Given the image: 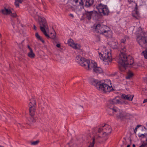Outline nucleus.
Returning <instances> with one entry per match:
<instances>
[{
    "mask_svg": "<svg viewBox=\"0 0 147 147\" xmlns=\"http://www.w3.org/2000/svg\"><path fill=\"white\" fill-rule=\"evenodd\" d=\"M118 63L120 65V70L123 71L126 69L127 66L134 63V60L131 56L124 52H121L119 54Z\"/></svg>",
    "mask_w": 147,
    "mask_h": 147,
    "instance_id": "nucleus-1",
    "label": "nucleus"
},
{
    "mask_svg": "<svg viewBox=\"0 0 147 147\" xmlns=\"http://www.w3.org/2000/svg\"><path fill=\"white\" fill-rule=\"evenodd\" d=\"M97 89L103 93L109 92L113 90L110 80H107L104 82H101L99 86H97Z\"/></svg>",
    "mask_w": 147,
    "mask_h": 147,
    "instance_id": "nucleus-2",
    "label": "nucleus"
},
{
    "mask_svg": "<svg viewBox=\"0 0 147 147\" xmlns=\"http://www.w3.org/2000/svg\"><path fill=\"white\" fill-rule=\"evenodd\" d=\"M140 32V35H138L136 40L139 45L142 47L147 45V35L146 33L142 31V28L140 27L138 28Z\"/></svg>",
    "mask_w": 147,
    "mask_h": 147,
    "instance_id": "nucleus-3",
    "label": "nucleus"
},
{
    "mask_svg": "<svg viewBox=\"0 0 147 147\" xmlns=\"http://www.w3.org/2000/svg\"><path fill=\"white\" fill-rule=\"evenodd\" d=\"M39 23L40 26V29L43 34L47 38H51L52 39H54L55 38V36L54 34L51 37H50L46 31V29H48V26L46 19L44 18L38 16Z\"/></svg>",
    "mask_w": 147,
    "mask_h": 147,
    "instance_id": "nucleus-4",
    "label": "nucleus"
},
{
    "mask_svg": "<svg viewBox=\"0 0 147 147\" xmlns=\"http://www.w3.org/2000/svg\"><path fill=\"white\" fill-rule=\"evenodd\" d=\"M111 110L109 114L111 115L115 114L116 115L117 117L121 120L123 119L126 117L125 114L121 110H120L117 107H114L113 106L109 107Z\"/></svg>",
    "mask_w": 147,
    "mask_h": 147,
    "instance_id": "nucleus-5",
    "label": "nucleus"
},
{
    "mask_svg": "<svg viewBox=\"0 0 147 147\" xmlns=\"http://www.w3.org/2000/svg\"><path fill=\"white\" fill-rule=\"evenodd\" d=\"M99 54L101 59L103 60L105 64H109L112 61L111 53L108 50H105L102 53H99Z\"/></svg>",
    "mask_w": 147,
    "mask_h": 147,
    "instance_id": "nucleus-6",
    "label": "nucleus"
},
{
    "mask_svg": "<svg viewBox=\"0 0 147 147\" xmlns=\"http://www.w3.org/2000/svg\"><path fill=\"white\" fill-rule=\"evenodd\" d=\"M85 12L84 15L86 16L88 20H90L92 18L95 20H98L99 15L96 11H88L87 10H85Z\"/></svg>",
    "mask_w": 147,
    "mask_h": 147,
    "instance_id": "nucleus-7",
    "label": "nucleus"
},
{
    "mask_svg": "<svg viewBox=\"0 0 147 147\" xmlns=\"http://www.w3.org/2000/svg\"><path fill=\"white\" fill-rule=\"evenodd\" d=\"M29 113L31 116H33L36 111V100L33 98L30 99L28 102Z\"/></svg>",
    "mask_w": 147,
    "mask_h": 147,
    "instance_id": "nucleus-8",
    "label": "nucleus"
},
{
    "mask_svg": "<svg viewBox=\"0 0 147 147\" xmlns=\"http://www.w3.org/2000/svg\"><path fill=\"white\" fill-rule=\"evenodd\" d=\"M123 102H122L119 99L118 97H116L113 99L111 100H110L108 102L107 106L108 108L107 110L109 112L111 111V109L109 107V106H113L114 107H116L114 105V104H118L121 105L123 104Z\"/></svg>",
    "mask_w": 147,
    "mask_h": 147,
    "instance_id": "nucleus-9",
    "label": "nucleus"
},
{
    "mask_svg": "<svg viewBox=\"0 0 147 147\" xmlns=\"http://www.w3.org/2000/svg\"><path fill=\"white\" fill-rule=\"evenodd\" d=\"M96 7L99 13L101 14H102L104 15H107L109 12V9L106 5L100 4H98Z\"/></svg>",
    "mask_w": 147,
    "mask_h": 147,
    "instance_id": "nucleus-10",
    "label": "nucleus"
},
{
    "mask_svg": "<svg viewBox=\"0 0 147 147\" xmlns=\"http://www.w3.org/2000/svg\"><path fill=\"white\" fill-rule=\"evenodd\" d=\"M107 29H109V28L106 26L98 24H97L95 30L96 32L100 34H103L104 32Z\"/></svg>",
    "mask_w": 147,
    "mask_h": 147,
    "instance_id": "nucleus-11",
    "label": "nucleus"
},
{
    "mask_svg": "<svg viewBox=\"0 0 147 147\" xmlns=\"http://www.w3.org/2000/svg\"><path fill=\"white\" fill-rule=\"evenodd\" d=\"M1 11L2 13L5 15H9L13 18L16 16V13L13 12V9L11 8L4 7L3 9L1 10Z\"/></svg>",
    "mask_w": 147,
    "mask_h": 147,
    "instance_id": "nucleus-12",
    "label": "nucleus"
},
{
    "mask_svg": "<svg viewBox=\"0 0 147 147\" xmlns=\"http://www.w3.org/2000/svg\"><path fill=\"white\" fill-rule=\"evenodd\" d=\"M102 131V132L109 135L112 131L111 127L109 125L105 124L103 126L98 129V132L100 133Z\"/></svg>",
    "mask_w": 147,
    "mask_h": 147,
    "instance_id": "nucleus-13",
    "label": "nucleus"
},
{
    "mask_svg": "<svg viewBox=\"0 0 147 147\" xmlns=\"http://www.w3.org/2000/svg\"><path fill=\"white\" fill-rule=\"evenodd\" d=\"M102 134H99L98 135H97L94 137V138L97 140L98 142H104L106 141L107 138V136L109 135H107V134L102 132Z\"/></svg>",
    "mask_w": 147,
    "mask_h": 147,
    "instance_id": "nucleus-14",
    "label": "nucleus"
},
{
    "mask_svg": "<svg viewBox=\"0 0 147 147\" xmlns=\"http://www.w3.org/2000/svg\"><path fill=\"white\" fill-rule=\"evenodd\" d=\"M68 45L74 49L79 50L80 49V46L79 44L74 43L73 40L72 39H69L68 41Z\"/></svg>",
    "mask_w": 147,
    "mask_h": 147,
    "instance_id": "nucleus-15",
    "label": "nucleus"
},
{
    "mask_svg": "<svg viewBox=\"0 0 147 147\" xmlns=\"http://www.w3.org/2000/svg\"><path fill=\"white\" fill-rule=\"evenodd\" d=\"M109 44L113 49H117L118 48V44L117 40L114 38H113L109 42Z\"/></svg>",
    "mask_w": 147,
    "mask_h": 147,
    "instance_id": "nucleus-16",
    "label": "nucleus"
},
{
    "mask_svg": "<svg viewBox=\"0 0 147 147\" xmlns=\"http://www.w3.org/2000/svg\"><path fill=\"white\" fill-rule=\"evenodd\" d=\"M89 60L84 58L82 59V61L80 62V65L86 69L88 63H89Z\"/></svg>",
    "mask_w": 147,
    "mask_h": 147,
    "instance_id": "nucleus-17",
    "label": "nucleus"
},
{
    "mask_svg": "<svg viewBox=\"0 0 147 147\" xmlns=\"http://www.w3.org/2000/svg\"><path fill=\"white\" fill-rule=\"evenodd\" d=\"M96 64L94 61H90L89 63H88L86 69L88 70H90L92 68L93 69L96 66Z\"/></svg>",
    "mask_w": 147,
    "mask_h": 147,
    "instance_id": "nucleus-18",
    "label": "nucleus"
},
{
    "mask_svg": "<svg viewBox=\"0 0 147 147\" xmlns=\"http://www.w3.org/2000/svg\"><path fill=\"white\" fill-rule=\"evenodd\" d=\"M133 97V95H131L130 94L126 95L125 94H123L121 96V98L122 99L124 100H128L129 101H132Z\"/></svg>",
    "mask_w": 147,
    "mask_h": 147,
    "instance_id": "nucleus-19",
    "label": "nucleus"
},
{
    "mask_svg": "<svg viewBox=\"0 0 147 147\" xmlns=\"http://www.w3.org/2000/svg\"><path fill=\"white\" fill-rule=\"evenodd\" d=\"M71 2L74 6L77 5H82L83 4L82 0H71Z\"/></svg>",
    "mask_w": 147,
    "mask_h": 147,
    "instance_id": "nucleus-20",
    "label": "nucleus"
},
{
    "mask_svg": "<svg viewBox=\"0 0 147 147\" xmlns=\"http://www.w3.org/2000/svg\"><path fill=\"white\" fill-rule=\"evenodd\" d=\"M90 81L93 85L95 86L97 89V86H99L101 81H98V80L93 78L90 79Z\"/></svg>",
    "mask_w": 147,
    "mask_h": 147,
    "instance_id": "nucleus-21",
    "label": "nucleus"
},
{
    "mask_svg": "<svg viewBox=\"0 0 147 147\" xmlns=\"http://www.w3.org/2000/svg\"><path fill=\"white\" fill-rule=\"evenodd\" d=\"M27 47L29 50V52L28 53V57L31 59L34 58L35 55V54L33 52L32 49L28 45L27 46Z\"/></svg>",
    "mask_w": 147,
    "mask_h": 147,
    "instance_id": "nucleus-22",
    "label": "nucleus"
},
{
    "mask_svg": "<svg viewBox=\"0 0 147 147\" xmlns=\"http://www.w3.org/2000/svg\"><path fill=\"white\" fill-rule=\"evenodd\" d=\"M112 32L111 31L109 30V29H107V30L106 31L104 32L103 35H105V36L108 38L112 39L113 37H112Z\"/></svg>",
    "mask_w": 147,
    "mask_h": 147,
    "instance_id": "nucleus-23",
    "label": "nucleus"
},
{
    "mask_svg": "<svg viewBox=\"0 0 147 147\" xmlns=\"http://www.w3.org/2000/svg\"><path fill=\"white\" fill-rule=\"evenodd\" d=\"M139 13L137 11V6H135V9L132 11V15L133 17L137 19L139 17Z\"/></svg>",
    "mask_w": 147,
    "mask_h": 147,
    "instance_id": "nucleus-24",
    "label": "nucleus"
},
{
    "mask_svg": "<svg viewBox=\"0 0 147 147\" xmlns=\"http://www.w3.org/2000/svg\"><path fill=\"white\" fill-rule=\"evenodd\" d=\"M93 71L97 73H101L102 72V69L99 67L97 66V65L93 69Z\"/></svg>",
    "mask_w": 147,
    "mask_h": 147,
    "instance_id": "nucleus-25",
    "label": "nucleus"
},
{
    "mask_svg": "<svg viewBox=\"0 0 147 147\" xmlns=\"http://www.w3.org/2000/svg\"><path fill=\"white\" fill-rule=\"evenodd\" d=\"M93 3V0H86V6L88 7L91 5Z\"/></svg>",
    "mask_w": 147,
    "mask_h": 147,
    "instance_id": "nucleus-26",
    "label": "nucleus"
},
{
    "mask_svg": "<svg viewBox=\"0 0 147 147\" xmlns=\"http://www.w3.org/2000/svg\"><path fill=\"white\" fill-rule=\"evenodd\" d=\"M84 58L83 57H81L80 55H78L76 57V61L77 63L80 64V62L82 61V59Z\"/></svg>",
    "mask_w": 147,
    "mask_h": 147,
    "instance_id": "nucleus-27",
    "label": "nucleus"
},
{
    "mask_svg": "<svg viewBox=\"0 0 147 147\" xmlns=\"http://www.w3.org/2000/svg\"><path fill=\"white\" fill-rule=\"evenodd\" d=\"M133 73L131 71H129L127 74V76L126 77V78L127 79H129L131 78L132 76H133Z\"/></svg>",
    "mask_w": 147,
    "mask_h": 147,
    "instance_id": "nucleus-28",
    "label": "nucleus"
},
{
    "mask_svg": "<svg viewBox=\"0 0 147 147\" xmlns=\"http://www.w3.org/2000/svg\"><path fill=\"white\" fill-rule=\"evenodd\" d=\"M139 137H142V138H146V141L144 142L143 143L147 142V134H139Z\"/></svg>",
    "mask_w": 147,
    "mask_h": 147,
    "instance_id": "nucleus-29",
    "label": "nucleus"
},
{
    "mask_svg": "<svg viewBox=\"0 0 147 147\" xmlns=\"http://www.w3.org/2000/svg\"><path fill=\"white\" fill-rule=\"evenodd\" d=\"M23 1V0H15V5L17 7H19V3H21Z\"/></svg>",
    "mask_w": 147,
    "mask_h": 147,
    "instance_id": "nucleus-30",
    "label": "nucleus"
},
{
    "mask_svg": "<svg viewBox=\"0 0 147 147\" xmlns=\"http://www.w3.org/2000/svg\"><path fill=\"white\" fill-rule=\"evenodd\" d=\"M141 54L144 56L146 59H147V48L142 52Z\"/></svg>",
    "mask_w": 147,
    "mask_h": 147,
    "instance_id": "nucleus-31",
    "label": "nucleus"
},
{
    "mask_svg": "<svg viewBox=\"0 0 147 147\" xmlns=\"http://www.w3.org/2000/svg\"><path fill=\"white\" fill-rule=\"evenodd\" d=\"M35 36L36 38L40 40L43 43H44V41L41 38V37L39 35L38 33L37 32H36L35 34Z\"/></svg>",
    "mask_w": 147,
    "mask_h": 147,
    "instance_id": "nucleus-32",
    "label": "nucleus"
},
{
    "mask_svg": "<svg viewBox=\"0 0 147 147\" xmlns=\"http://www.w3.org/2000/svg\"><path fill=\"white\" fill-rule=\"evenodd\" d=\"M31 117L30 119L29 120V121L31 123H34L36 122V119L35 118H34V117H33L32 116H31Z\"/></svg>",
    "mask_w": 147,
    "mask_h": 147,
    "instance_id": "nucleus-33",
    "label": "nucleus"
},
{
    "mask_svg": "<svg viewBox=\"0 0 147 147\" xmlns=\"http://www.w3.org/2000/svg\"><path fill=\"white\" fill-rule=\"evenodd\" d=\"M128 1L129 4L132 3L133 5L135 6H137V4L134 2V0H128Z\"/></svg>",
    "mask_w": 147,
    "mask_h": 147,
    "instance_id": "nucleus-34",
    "label": "nucleus"
},
{
    "mask_svg": "<svg viewBox=\"0 0 147 147\" xmlns=\"http://www.w3.org/2000/svg\"><path fill=\"white\" fill-rule=\"evenodd\" d=\"M95 138H94L92 142V143H90V145L88 146V147H94V145L95 143Z\"/></svg>",
    "mask_w": 147,
    "mask_h": 147,
    "instance_id": "nucleus-35",
    "label": "nucleus"
},
{
    "mask_svg": "<svg viewBox=\"0 0 147 147\" xmlns=\"http://www.w3.org/2000/svg\"><path fill=\"white\" fill-rule=\"evenodd\" d=\"M39 142V140H37L36 141L31 142V144L32 145H36L38 144Z\"/></svg>",
    "mask_w": 147,
    "mask_h": 147,
    "instance_id": "nucleus-36",
    "label": "nucleus"
},
{
    "mask_svg": "<svg viewBox=\"0 0 147 147\" xmlns=\"http://www.w3.org/2000/svg\"><path fill=\"white\" fill-rule=\"evenodd\" d=\"M30 13H33L34 14L36 15L37 14V12L34 9H32L30 10Z\"/></svg>",
    "mask_w": 147,
    "mask_h": 147,
    "instance_id": "nucleus-37",
    "label": "nucleus"
},
{
    "mask_svg": "<svg viewBox=\"0 0 147 147\" xmlns=\"http://www.w3.org/2000/svg\"><path fill=\"white\" fill-rule=\"evenodd\" d=\"M121 53L123 52H125L126 51V49L125 47H121Z\"/></svg>",
    "mask_w": 147,
    "mask_h": 147,
    "instance_id": "nucleus-38",
    "label": "nucleus"
},
{
    "mask_svg": "<svg viewBox=\"0 0 147 147\" xmlns=\"http://www.w3.org/2000/svg\"><path fill=\"white\" fill-rule=\"evenodd\" d=\"M139 147H147V142L142 143V145Z\"/></svg>",
    "mask_w": 147,
    "mask_h": 147,
    "instance_id": "nucleus-39",
    "label": "nucleus"
},
{
    "mask_svg": "<svg viewBox=\"0 0 147 147\" xmlns=\"http://www.w3.org/2000/svg\"><path fill=\"white\" fill-rule=\"evenodd\" d=\"M126 40V39L125 38H124L121 39V43H124L125 42Z\"/></svg>",
    "mask_w": 147,
    "mask_h": 147,
    "instance_id": "nucleus-40",
    "label": "nucleus"
},
{
    "mask_svg": "<svg viewBox=\"0 0 147 147\" xmlns=\"http://www.w3.org/2000/svg\"><path fill=\"white\" fill-rule=\"evenodd\" d=\"M137 128H136V127L135 128V129H134V132L136 134V132L137 131Z\"/></svg>",
    "mask_w": 147,
    "mask_h": 147,
    "instance_id": "nucleus-41",
    "label": "nucleus"
},
{
    "mask_svg": "<svg viewBox=\"0 0 147 147\" xmlns=\"http://www.w3.org/2000/svg\"><path fill=\"white\" fill-rule=\"evenodd\" d=\"M56 46L58 48H60V45L59 44H58L56 45Z\"/></svg>",
    "mask_w": 147,
    "mask_h": 147,
    "instance_id": "nucleus-42",
    "label": "nucleus"
},
{
    "mask_svg": "<svg viewBox=\"0 0 147 147\" xmlns=\"http://www.w3.org/2000/svg\"><path fill=\"white\" fill-rule=\"evenodd\" d=\"M141 126V125H137V126H136V127L138 128L139 127H140Z\"/></svg>",
    "mask_w": 147,
    "mask_h": 147,
    "instance_id": "nucleus-43",
    "label": "nucleus"
},
{
    "mask_svg": "<svg viewBox=\"0 0 147 147\" xmlns=\"http://www.w3.org/2000/svg\"><path fill=\"white\" fill-rule=\"evenodd\" d=\"M147 102V99H145L143 101V103H144Z\"/></svg>",
    "mask_w": 147,
    "mask_h": 147,
    "instance_id": "nucleus-44",
    "label": "nucleus"
},
{
    "mask_svg": "<svg viewBox=\"0 0 147 147\" xmlns=\"http://www.w3.org/2000/svg\"><path fill=\"white\" fill-rule=\"evenodd\" d=\"M34 29L35 30H36V26L35 25H34Z\"/></svg>",
    "mask_w": 147,
    "mask_h": 147,
    "instance_id": "nucleus-45",
    "label": "nucleus"
},
{
    "mask_svg": "<svg viewBox=\"0 0 147 147\" xmlns=\"http://www.w3.org/2000/svg\"><path fill=\"white\" fill-rule=\"evenodd\" d=\"M144 79L145 80H147V77L144 78Z\"/></svg>",
    "mask_w": 147,
    "mask_h": 147,
    "instance_id": "nucleus-46",
    "label": "nucleus"
},
{
    "mask_svg": "<svg viewBox=\"0 0 147 147\" xmlns=\"http://www.w3.org/2000/svg\"><path fill=\"white\" fill-rule=\"evenodd\" d=\"M132 65H132V66H133H133H134V65L133 64V63L132 64ZM128 65V66H127V67L129 66V67H130V65ZM127 67V66L126 67Z\"/></svg>",
    "mask_w": 147,
    "mask_h": 147,
    "instance_id": "nucleus-47",
    "label": "nucleus"
},
{
    "mask_svg": "<svg viewBox=\"0 0 147 147\" xmlns=\"http://www.w3.org/2000/svg\"><path fill=\"white\" fill-rule=\"evenodd\" d=\"M132 146L133 147H135V145L134 144H133Z\"/></svg>",
    "mask_w": 147,
    "mask_h": 147,
    "instance_id": "nucleus-48",
    "label": "nucleus"
},
{
    "mask_svg": "<svg viewBox=\"0 0 147 147\" xmlns=\"http://www.w3.org/2000/svg\"><path fill=\"white\" fill-rule=\"evenodd\" d=\"M70 16L72 17H74V16H73V15L72 14H70Z\"/></svg>",
    "mask_w": 147,
    "mask_h": 147,
    "instance_id": "nucleus-49",
    "label": "nucleus"
},
{
    "mask_svg": "<svg viewBox=\"0 0 147 147\" xmlns=\"http://www.w3.org/2000/svg\"><path fill=\"white\" fill-rule=\"evenodd\" d=\"M130 147V145L128 144L127 145V147Z\"/></svg>",
    "mask_w": 147,
    "mask_h": 147,
    "instance_id": "nucleus-50",
    "label": "nucleus"
},
{
    "mask_svg": "<svg viewBox=\"0 0 147 147\" xmlns=\"http://www.w3.org/2000/svg\"><path fill=\"white\" fill-rule=\"evenodd\" d=\"M44 107H41V110H42V109H44Z\"/></svg>",
    "mask_w": 147,
    "mask_h": 147,
    "instance_id": "nucleus-51",
    "label": "nucleus"
},
{
    "mask_svg": "<svg viewBox=\"0 0 147 147\" xmlns=\"http://www.w3.org/2000/svg\"><path fill=\"white\" fill-rule=\"evenodd\" d=\"M1 33H0V37H1Z\"/></svg>",
    "mask_w": 147,
    "mask_h": 147,
    "instance_id": "nucleus-52",
    "label": "nucleus"
},
{
    "mask_svg": "<svg viewBox=\"0 0 147 147\" xmlns=\"http://www.w3.org/2000/svg\"><path fill=\"white\" fill-rule=\"evenodd\" d=\"M13 28H14V27H13Z\"/></svg>",
    "mask_w": 147,
    "mask_h": 147,
    "instance_id": "nucleus-53",
    "label": "nucleus"
}]
</instances>
